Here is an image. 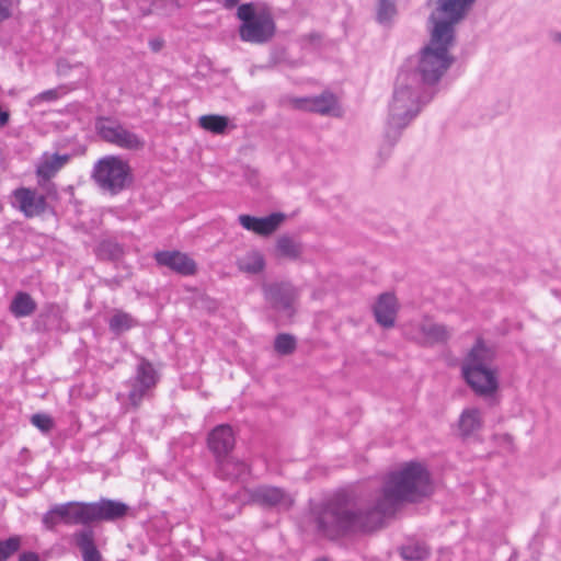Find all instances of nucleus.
<instances>
[{"label": "nucleus", "instance_id": "obj_1", "mask_svg": "<svg viewBox=\"0 0 561 561\" xmlns=\"http://www.w3.org/2000/svg\"><path fill=\"white\" fill-rule=\"evenodd\" d=\"M316 531L325 538L371 533L386 519V485L382 484L365 508L357 507V495L352 490H339L310 510Z\"/></svg>", "mask_w": 561, "mask_h": 561}, {"label": "nucleus", "instance_id": "obj_2", "mask_svg": "<svg viewBox=\"0 0 561 561\" xmlns=\"http://www.w3.org/2000/svg\"><path fill=\"white\" fill-rule=\"evenodd\" d=\"M435 94L416 80L411 62H403L393 81L388 103V142H397L403 130L433 101Z\"/></svg>", "mask_w": 561, "mask_h": 561}, {"label": "nucleus", "instance_id": "obj_3", "mask_svg": "<svg viewBox=\"0 0 561 561\" xmlns=\"http://www.w3.org/2000/svg\"><path fill=\"white\" fill-rule=\"evenodd\" d=\"M434 493V483L427 468L416 461L404 463L388 474V519L394 513L392 500L419 503Z\"/></svg>", "mask_w": 561, "mask_h": 561}, {"label": "nucleus", "instance_id": "obj_4", "mask_svg": "<svg viewBox=\"0 0 561 561\" xmlns=\"http://www.w3.org/2000/svg\"><path fill=\"white\" fill-rule=\"evenodd\" d=\"M435 39L434 36L428 35L427 43L420 49L415 58H410L404 62L413 65L416 80L425 88H430L436 95L437 84L455 62L451 50L456 46V42Z\"/></svg>", "mask_w": 561, "mask_h": 561}, {"label": "nucleus", "instance_id": "obj_5", "mask_svg": "<svg viewBox=\"0 0 561 561\" xmlns=\"http://www.w3.org/2000/svg\"><path fill=\"white\" fill-rule=\"evenodd\" d=\"M474 0H427L426 30L435 41L457 43V26L468 16Z\"/></svg>", "mask_w": 561, "mask_h": 561}, {"label": "nucleus", "instance_id": "obj_6", "mask_svg": "<svg viewBox=\"0 0 561 561\" xmlns=\"http://www.w3.org/2000/svg\"><path fill=\"white\" fill-rule=\"evenodd\" d=\"M493 346L478 340L462 363V375L479 396H491L499 388L497 370L493 367Z\"/></svg>", "mask_w": 561, "mask_h": 561}, {"label": "nucleus", "instance_id": "obj_7", "mask_svg": "<svg viewBox=\"0 0 561 561\" xmlns=\"http://www.w3.org/2000/svg\"><path fill=\"white\" fill-rule=\"evenodd\" d=\"M237 16L241 21L239 26L241 41L262 45L274 37L276 25L268 10H257L253 3H243L238 7Z\"/></svg>", "mask_w": 561, "mask_h": 561}, {"label": "nucleus", "instance_id": "obj_8", "mask_svg": "<svg viewBox=\"0 0 561 561\" xmlns=\"http://www.w3.org/2000/svg\"><path fill=\"white\" fill-rule=\"evenodd\" d=\"M92 179L103 192L116 195L131 183V169L122 158L106 156L94 164Z\"/></svg>", "mask_w": 561, "mask_h": 561}, {"label": "nucleus", "instance_id": "obj_9", "mask_svg": "<svg viewBox=\"0 0 561 561\" xmlns=\"http://www.w3.org/2000/svg\"><path fill=\"white\" fill-rule=\"evenodd\" d=\"M95 130L102 140L125 150H139L145 146V141L137 134L108 117H99Z\"/></svg>", "mask_w": 561, "mask_h": 561}, {"label": "nucleus", "instance_id": "obj_10", "mask_svg": "<svg viewBox=\"0 0 561 561\" xmlns=\"http://www.w3.org/2000/svg\"><path fill=\"white\" fill-rule=\"evenodd\" d=\"M265 298L284 318L290 320L295 314L297 289L289 283L271 284L264 288Z\"/></svg>", "mask_w": 561, "mask_h": 561}, {"label": "nucleus", "instance_id": "obj_11", "mask_svg": "<svg viewBox=\"0 0 561 561\" xmlns=\"http://www.w3.org/2000/svg\"><path fill=\"white\" fill-rule=\"evenodd\" d=\"M249 500L260 506L288 511L294 505V496L282 488L260 485L248 491Z\"/></svg>", "mask_w": 561, "mask_h": 561}, {"label": "nucleus", "instance_id": "obj_12", "mask_svg": "<svg viewBox=\"0 0 561 561\" xmlns=\"http://www.w3.org/2000/svg\"><path fill=\"white\" fill-rule=\"evenodd\" d=\"M295 108L318 113L321 115H340V107L335 95L322 93L314 98H300L291 100Z\"/></svg>", "mask_w": 561, "mask_h": 561}, {"label": "nucleus", "instance_id": "obj_13", "mask_svg": "<svg viewBox=\"0 0 561 561\" xmlns=\"http://www.w3.org/2000/svg\"><path fill=\"white\" fill-rule=\"evenodd\" d=\"M156 382L157 373L152 365L149 362L141 359L137 367V374L133 383V389L128 394L130 403L134 407H138L146 391L153 387Z\"/></svg>", "mask_w": 561, "mask_h": 561}, {"label": "nucleus", "instance_id": "obj_14", "mask_svg": "<svg viewBox=\"0 0 561 561\" xmlns=\"http://www.w3.org/2000/svg\"><path fill=\"white\" fill-rule=\"evenodd\" d=\"M156 261L159 265L167 266L183 276L194 275L197 271L196 263L186 253L179 251L157 252Z\"/></svg>", "mask_w": 561, "mask_h": 561}, {"label": "nucleus", "instance_id": "obj_15", "mask_svg": "<svg viewBox=\"0 0 561 561\" xmlns=\"http://www.w3.org/2000/svg\"><path fill=\"white\" fill-rule=\"evenodd\" d=\"M285 219L282 213H273L266 217H254L250 215H240L238 220L240 225L256 234L270 236L278 229Z\"/></svg>", "mask_w": 561, "mask_h": 561}, {"label": "nucleus", "instance_id": "obj_16", "mask_svg": "<svg viewBox=\"0 0 561 561\" xmlns=\"http://www.w3.org/2000/svg\"><path fill=\"white\" fill-rule=\"evenodd\" d=\"M14 205L26 216L35 217L46 209V198L30 188H18L14 191Z\"/></svg>", "mask_w": 561, "mask_h": 561}, {"label": "nucleus", "instance_id": "obj_17", "mask_svg": "<svg viewBox=\"0 0 561 561\" xmlns=\"http://www.w3.org/2000/svg\"><path fill=\"white\" fill-rule=\"evenodd\" d=\"M61 523L67 525H88L92 523L91 503L68 502L58 505Z\"/></svg>", "mask_w": 561, "mask_h": 561}, {"label": "nucleus", "instance_id": "obj_18", "mask_svg": "<svg viewBox=\"0 0 561 561\" xmlns=\"http://www.w3.org/2000/svg\"><path fill=\"white\" fill-rule=\"evenodd\" d=\"M208 447L216 459L228 456L234 447V435L231 427L226 424L215 427L208 436Z\"/></svg>", "mask_w": 561, "mask_h": 561}, {"label": "nucleus", "instance_id": "obj_19", "mask_svg": "<svg viewBox=\"0 0 561 561\" xmlns=\"http://www.w3.org/2000/svg\"><path fill=\"white\" fill-rule=\"evenodd\" d=\"M128 506L118 501L102 499L91 503L92 523L101 520H115L126 515Z\"/></svg>", "mask_w": 561, "mask_h": 561}, {"label": "nucleus", "instance_id": "obj_20", "mask_svg": "<svg viewBox=\"0 0 561 561\" xmlns=\"http://www.w3.org/2000/svg\"><path fill=\"white\" fill-rule=\"evenodd\" d=\"M450 337V331L447 327L435 323L430 319H424L419 324V331L413 336L416 341L424 345H433L444 343Z\"/></svg>", "mask_w": 561, "mask_h": 561}, {"label": "nucleus", "instance_id": "obj_21", "mask_svg": "<svg viewBox=\"0 0 561 561\" xmlns=\"http://www.w3.org/2000/svg\"><path fill=\"white\" fill-rule=\"evenodd\" d=\"M72 538L82 553V561H102V556L94 542V531L91 528L76 531Z\"/></svg>", "mask_w": 561, "mask_h": 561}, {"label": "nucleus", "instance_id": "obj_22", "mask_svg": "<svg viewBox=\"0 0 561 561\" xmlns=\"http://www.w3.org/2000/svg\"><path fill=\"white\" fill-rule=\"evenodd\" d=\"M482 413L477 408L465 409L458 420L457 427L460 436L468 437L482 428Z\"/></svg>", "mask_w": 561, "mask_h": 561}, {"label": "nucleus", "instance_id": "obj_23", "mask_svg": "<svg viewBox=\"0 0 561 561\" xmlns=\"http://www.w3.org/2000/svg\"><path fill=\"white\" fill-rule=\"evenodd\" d=\"M274 251L275 256L279 259L296 261L301 256L304 252V245L294 237L282 234L276 240Z\"/></svg>", "mask_w": 561, "mask_h": 561}, {"label": "nucleus", "instance_id": "obj_24", "mask_svg": "<svg viewBox=\"0 0 561 561\" xmlns=\"http://www.w3.org/2000/svg\"><path fill=\"white\" fill-rule=\"evenodd\" d=\"M218 462V473L222 479L226 480H240L242 479L249 471L247 463L243 461L237 460L229 456L221 457L217 459Z\"/></svg>", "mask_w": 561, "mask_h": 561}, {"label": "nucleus", "instance_id": "obj_25", "mask_svg": "<svg viewBox=\"0 0 561 561\" xmlns=\"http://www.w3.org/2000/svg\"><path fill=\"white\" fill-rule=\"evenodd\" d=\"M69 156L45 154L37 165L36 173L44 181L50 180L68 162Z\"/></svg>", "mask_w": 561, "mask_h": 561}, {"label": "nucleus", "instance_id": "obj_26", "mask_svg": "<svg viewBox=\"0 0 561 561\" xmlns=\"http://www.w3.org/2000/svg\"><path fill=\"white\" fill-rule=\"evenodd\" d=\"M238 268L247 274H259L265 268L264 255L257 250H251L237 260Z\"/></svg>", "mask_w": 561, "mask_h": 561}, {"label": "nucleus", "instance_id": "obj_27", "mask_svg": "<svg viewBox=\"0 0 561 561\" xmlns=\"http://www.w3.org/2000/svg\"><path fill=\"white\" fill-rule=\"evenodd\" d=\"M36 310L35 300L24 291H19L11 301L10 311L16 318L31 316Z\"/></svg>", "mask_w": 561, "mask_h": 561}, {"label": "nucleus", "instance_id": "obj_28", "mask_svg": "<svg viewBox=\"0 0 561 561\" xmlns=\"http://www.w3.org/2000/svg\"><path fill=\"white\" fill-rule=\"evenodd\" d=\"M136 325V319L131 314L122 310H114L112 317L108 319V328L111 332L116 335H119Z\"/></svg>", "mask_w": 561, "mask_h": 561}, {"label": "nucleus", "instance_id": "obj_29", "mask_svg": "<svg viewBox=\"0 0 561 561\" xmlns=\"http://www.w3.org/2000/svg\"><path fill=\"white\" fill-rule=\"evenodd\" d=\"M199 126L213 134H224L228 127V118L221 115H203L198 118Z\"/></svg>", "mask_w": 561, "mask_h": 561}, {"label": "nucleus", "instance_id": "obj_30", "mask_svg": "<svg viewBox=\"0 0 561 561\" xmlns=\"http://www.w3.org/2000/svg\"><path fill=\"white\" fill-rule=\"evenodd\" d=\"M400 554L408 561H422L430 554L428 548L422 542H413L401 547Z\"/></svg>", "mask_w": 561, "mask_h": 561}, {"label": "nucleus", "instance_id": "obj_31", "mask_svg": "<svg viewBox=\"0 0 561 561\" xmlns=\"http://www.w3.org/2000/svg\"><path fill=\"white\" fill-rule=\"evenodd\" d=\"M274 347L280 355L291 354L296 350V339L287 333L278 334L275 339Z\"/></svg>", "mask_w": 561, "mask_h": 561}, {"label": "nucleus", "instance_id": "obj_32", "mask_svg": "<svg viewBox=\"0 0 561 561\" xmlns=\"http://www.w3.org/2000/svg\"><path fill=\"white\" fill-rule=\"evenodd\" d=\"M20 538L11 537L7 540L0 541V561H7L20 548Z\"/></svg>", "mask_w": 561, "mask_h": 561}, {"label": "nucleus", "instance_id": "obj_33", "mask_svg": "<svg viewBox=\"0 0 561 561\" xmlns=\"http://www.w3.org/2000/svg\"><path fill=\"white\" fill-rule=\"evenodd\" d=\"M31 423L43 433H48L54 426L53 419L43 413L32 415Z\"/></svg>", "mask_w": 561, "mask_h": 561}, {"label": "nucleus", "instance_id": "obj_34", "mask_svg": "<svg viewBox=\"0 0 561 561\" xmlns=\"http://www.w3.org/2000/svg\"><path fill=\"white\" fill-rule=\"evenodd\" d=\"M59 89L46 90L30 100V106L35 107L43 102H54L59 98Z\"/></svg>", "mask_w": 561, "mask_h": 561}, {"label": "nucleus", "instance_id": "obj_35", "mask_svg": "<svg viewBox=\"0 0 561 561\" xmlns=\"http://www.w3.org/2000/svg\"><path fill=\"white\" fill-rule=\"evenodd\" d=\"M374 316L382 328L386 327V293H381L378 296L376 305L373 307Z\"/></svg>", "mask_w": 561, "mask_h": 561}, {"label": "nucleus", "instance_id": "obj_36", "mask_svg": "<svg viewBox=\"0 0 561 561\" xmlns=\"http://www.w3.org/2000/svg\"><path fill=\"white\" fill-rule=\"evenodd\" d=\"M400 309V304L393 294L388 291V329L394 325L396 314Z\"/></svg>", "mask_w": 561, "mask_h": 561}, {"label": "nucleus", "instance_id": "obj_37", "mask_svg": "<svg viewBox=\"0 0 561 561\" xmlns=\"http://www.w3.org/2000/svg\"><path fill=\"white\" fill-rule=\"evenodd\" d=\"M58 505H55L49 510L43 517V523L48 529H53L58 523H60Z\"/></svg>", "mask_w": 561, "mask_h": 561}, {"label": "nucleus", "instance_id": "obj_38", "mask_svg": "<svg viewBox=\"0 0 561 561\" xmlns=\"http://www.w3.org/2000/svg\"><path fill=\"white\" fill-rule=\"evenodd\" d=\"M11 16V0H0V23Z\"/></svg>", "mask_w": 561, "mask_h": 561}, {"label": "nucleus", "instance_id": "obj_39", "mask_svg": "<svg viewBox=\"0 0 561 561\" xmlns=\"http://www.w3.org/2000/svg\"><path fill=\"white\" fill-rule=\"evenodd\" d=\"M377 20L379 23H383L386 20V0H378Z\"/></svg>", "mask_w": 561, "mask_h": 561}, {"label": "nucleus", "instance_id": "obj_40", "mask_svg": "<svg viewBox=\"0 0 561 561\" xmlns=\"http://www.w3.org/2000/svg\"><path fill=\"white\" fill-rule=\"evenodd\" d=\"M19 561H38V557L34 552H27L20 556Z\"/></svg>", "mask_w": 561, "mask_h": 561}, {"label": "nucleus", "instance_id": "obj_41", "mask_svg": "<svg viewBox=\"0 0 561 561\" xmlns=\"http://www.w3.org/2000/svg\"><path fill=\"white\" fill-rule=\"evenodd\" d=\"M550 39L556 45H561V32L554 31L550 33Z\"/></svg>", "mask_w": 561, "mask_h": 561}, {"label": "nucleus", "instance_id": "obj_42", "mask_svg": "<svg viewBox=\"0 0 561 561\" xmlns=\"http://www.w3.org/2000/svg\"><path fill=\"white\" fill-rule=\"evenodd\" d=\"M169 2L179 9L185 7L188 3V0H169Z\"/></svg>", "mask_w": 561, "mask_h": 561}, {"label": "nucleus", "instance_id": "obj_43", "mask_svg": "<svg viewBox=\"0 0 561 561\" xmlns=\"http://www.w3.org/2000/svg\"><path fill=\"white\" fill-rule=\"evenodd\" d=\"M239 0H222L224 7L226 9H232L238 4Z\"/></svg>", "mask_w": 561, "mask_h": 561}, {"label": "nucleus", "instance_id": "obj_44", "mask_svg": "<svg viewBox=\"0 0 561 561\" xmlns=\"http://www.w3.org/2000/svg\"><path fill=\"white\" fill-rule=\"evenodd\" d=\"M151 47L153 50H159L161 47V44L158 42H151Z\"/></svg>", "mask_w": 561, "mask_h": 561}, {"label": "nucleus", "instance_id": "obj_45", "mask_svg": "<svg viewBox=\"0 0 561 561\" xmlns=\"http://www.w3.org/2000/svg\"><path fill=\"white\" fill-rule=\"evenodd\" d=\"M387 10H388V16L394 12V9L392 8V5L388 2V7H387Z\"/></svg>", "mask_w": 561, "mask_h": 561}]
</instances>
